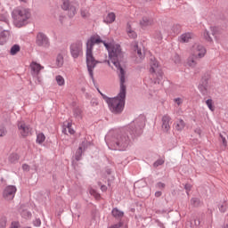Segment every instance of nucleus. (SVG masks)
<instances>
[{"label":"nucleus","mask_w":228,"mask_h":228,"mask_svg":"<svg viewBox=\"0 0 228 228\" xmlns=\"http://www.w3.org/2000/svg\"><path fill=\"white\" fill-rule=\"evenodd\" d=\"M22 170H24V172H29V165L23 164L22 165Z\"/></svg>","instance_id":"nucleus-45"},{"label":"nucleus","mask_w":228,"mask_h":228,"mask_svg":"<svg viewBox=\"0 0 228 228\" xmlns=\"http://www.w3.org/2000/svg\"><path fill=\"white\" fill-rule=\"evenodd\" d=\"M165 163V159H159L153 163L154 168H158V167H161Z\"/></svg>","instance_id":"nucleus-32"},{"label":"nucleus","mask_w":228,"mask_h":228,"mask_svg":"<svg viewBox=\"0 0 228 228\" xmlns=\"http://www.w3.org/2000/svg\"><path fill=\"white\" fill-rule=\"evenodd\" d=\"M203 37L206 40V42H209V44L213 42V38L211 37V36L209 35V31L208 30H204Z\"/></svg>","instance_id":"nucleus-28"},{"label":"nucleus","mask_w":228,"mask_h":228,"mask_svg":"<svg viewBox=\"0 0 228 228\" xmlns=\"http://www.w3.org/2000/svg\"><path fill=\"white\" fill-rule=\"evenodd\" d=\"M223 228H228V224H225Z\"/></svg>","instance_id":"nucleus-58"},{"label":"nucleus","mask_w":228,"mask_h":228,"mask_svg":"<svg viewBox=\"0 0 228 228\" xmlns=\"http://www.w3.org/2000/svg\"><path fill=\"white\" fill-rule=\"evenodd\" d=\"M81 17H83V19H88L90 17V12H88L86 10H82Z\"/></svg>","instance_id":"nucleus-36"},{"label":"nucleus","mask_w":228,"mask_h":228,"mask_svg":"<svg viewBox=\"0 0 228 228\" xmlns=\"http://www.w3.org/2000/svg\"><path fill=\"white\" fill-rule=\"evenodd\" d=\"M184 189L186 190L187 195H189L190 191H191V185L187 183L184 185Z\"/></svg>","instance_id":"nucleus-42"},{"label":"nucleus","mask_w":228,"mask_h":228,"mask_svg":"<svg viewBox=\"0 0 228 228\" xmlns=\"http://www.w3.org/2000/svg\"><path fill=\"white\" fill-rule=\"evenodd\" d=\"M107 63H108L109 67H111V62H110V61H107Z\"/></svg>","instance_id":"nucleus-56"},{"label":"nucleus","mask_w":228,"mask_h":228,"mask_svg":"<svg viewBox=\"0 0 228 228\" xmlns=\"http://www.w3.org/2000/svg\"><path fill=\"white\" fill-rule=\"evenodd\" d=\"M8 38H10L9 30L4 29L0 32V45H4L8 42Z\"/></svg>","instance_id":"nucleus-13"},{"label":"nucleus","mask_w":228,"mask_h":228,"mask_svg":"<svg viewBox=\"0 0 228 228\" xmlns=\"http://www.w3.org/2000/svg\"><path fill=\"white\" fill-rule=\"evenodd\" d=\"M150 72L151 74H153V76L156 75L159 81L163 79V71L161 70V68H159V63H158V61L155 59H151Z\"/></svg>","instance_id":"nucleus-8"},{"label":"nucleus","mask_w":228,"mask_h":228,"mask_svg":"<svg viewBox=\"0 0 228 228\" xmlns=\"http://www.w3.org/2000/svg\"><path fill=\"white\" fill-rule=\"evenodd\" d=\"M154 38L158 40V42H161V40H163V36L161 35V32H156Z\"/></svg>","instance_id":"nucleus-37"},{"label":"nucleus","mask_w":228,"mask_h":228,"mask_svg":"<svg viewBox=\"0 0 228 228\" xmlns=\"http://www.w3.org/2000/svg\"><path fill=\"white\" fill-rule=\"evenodd\" d=\"M195 133L200 136V134H202V130H200V128H196Z\"/></svg>","instance_id":"nucleus-49"},{"label":"nucleus","mask_w":228,"mask_h":228,"mask_svg":"<svg viewBox=\"0 0 228 228\" xmlns=\"http://www.w3.org/2000/svg\"><path fill=\"white\" fill-rule=\"evenodd\" d=\"M55 81L58 86H65V77L61 75L55 76Z\"/></svg>","instance_id":"nucleus-22"},{"label":"nucleus","mask_w":228,"mask_h":228,"mask_svg":"<svg viewBox=\"0 0 228 228\" xmlns=\"http://www.w3.org/2000/svg\"><path fill=\"white\" fill-rule=\"evenodd\" d=\"M6 134V129L4 126H0V136H4Z\"/></svg>","instance_id":"nucleus-43"},{"label":"nucleus","mask_w":228,"mask_h":228,"mask_svg":"<svg viewBox=\"0 0 228 228\" xmlns=\"http://www.w3.org/2000/svg\"><path fill=\"white\" fill-rule=\"evenodd\" d=\"M20 1H21L22 3H26V1H28V0H20Z\"/></svg>","instance_id":"nucleus-59"},{"label":"nucleus","mask_w":228,"mask_h":228,"mask_svg":"<svg viewBox=\"0 0 228 228\" xmlns=\"http://www.w3.org/2000/svg\"><path fill=\"white\" fill-rule=\"evenodd\" d=\"M57 67H63V63H64V61H63V54L61 53H59L56 57V61H55Z\"/></svg>","instance_id":"nucleus-25"},{"label":"nucleus","mask_w":228,"mask_h":228,"mask_svg":"<svg viewBox=\"0 0 228 228\" xmlns=\"http://www.w3.org/2000/svg\"><path fill=\"white\" fill-rule=\"evenodd\" d=\"M34 225H35V227H40V225H42V221L40 220V218H37L34 221Z\"/></svg>","instance_id":"nucleus-40"},{"label":"nucleus","mask_w":228,"mask_h":228,"mask_svg":"<svg viewBox=\"0 0 228 228\" xmlns=\"http://www.w3.org/2000/svg\"><path fill=\"white\" fill-rule=\"evenodd\" d=\"M21 216L23 218H31V212L28 211V210H23L21 212Z\"/></svg>","instance_id":"nucleus-35"},{"label":"nucleus","mask_w":228,"mask_h":228,"mask_svg":"<svg viewBox=\"0 0 228 228\" xmlns=\"http://www.w3.org/2000/svg\"><path fill=\"white\" fill-rule=\"evenodd\" d=\"M116 19L117 16L115 15V12H109L103 20V22H105V24H113Z\"/></svg>","instance_id":"nucleus-17"},{"label":"nucleus","mask_w":228,"mask_h":228,"mask_svg":"<svg viewBox=\"0 0 228 228\" xmlns=\"http://www.w3.org/2000/svg\"><path fill=\"white\" fill-rule=\"evenodd\" d=\"M70 127H72V123L69 122V123L67 124V128H68V129H70Z\"/></svg>","instance_id":"nucleus-55"},{"label":"nucleus","mask_w":228,"mask_h":228,"mask_svg":"<svg viewBox=\"0 0 228 228\" xmlns=\"http://www.w3.org/2000/svg\"><path fill=\"white\" fill-rule=\"evenodd\" d=\"M15 193H17V186L7 185L3 191V197L5 200H13Z\"/></svg>","instance_id":"nucleus-9"},{"label":"nucleus","mask_w":228,"mask_h":228,"mask_svg":"<svg viewBox=\"0 0 228 228\" xmlns=\"http://www.w3.org/2000/svg\"><path fill=\"white\" fill-rule=\"evenodd\" d=\"M206 48L199 44H194L192 46V56L195 58H204L206 56Z\"/></svg>","instance_id":"nucleus-10"},{"label":"nucleus","mask_w":228,"mask_h":228,"mask_svg":"<svg viewBox=\"0 0 228 228\" xmlns=\"http://www.w3.org/2000/svg\"><path fill=\"white\" fill-rule=\"evenodd\" d=\"M18 131L20 136L23 138H26L31 134V127L24 122H19L18 123Z\"/></svg>","instance_id":"nucleus-11"},{"label":"nucleus","mask_w":228,"mask_h":228,"mask_svg":"<svg viewBox=\"0 0 228 228\" xmlns=\"http://www.w3.org/2000/svg\"><path fill=\"white\" fill-rule=\"evenodd\" d=\"M111 214L114 218H122L124 216V212L117 208L112 209Z\"/></svg>","instance_id":"nucleus-21"},{"label":"nucleus","mask_w":228,"mask_h":228,"mask_svg":"<svg viewBox=\"0 0 228 228\" xmlns=\"http://www.w3.org/2000/svg\"><path fill=\"white\" fill-rule=\"evenodd\" d=\"M62 10L68 11L69 17L72 18L77 13V9L79 8V4L77 3L70 4L69 0H62Z\"/></svg>","instance_id":"nucleus-6"},{"label":"nucleus","mask_w":228,"mask_h":228,"mask_svg":"<svg viewBox=\"0 0 228 228\" xmlns=\"http://www.w3.org/2000/svg\"><path fill=\"white\" fill-rule=\"evenodd\" d=\"M143 127H145V116L141 115L121 130L112 129L109 131L105 135L106 145L110 151H126L131 143L127 133L131 138H136L143 133Z\"/></svg>","instance_id":"nucleus-2"},{"label":"nucleus","mask_w":228,"mask_h":228,"mask_svg":"<svg viewBox=\"0 0 228 228\" xmlns=\"http://www.w3.org/2000/svg\"><path fill=\"white\" fill-rule=\"evenodd\" d=\"M219 210L221 211V213H225V211L227 210V204H222L219 205Z\"/></svg>","instance_id":"nucleus-38"},{"label":"nucleus","mask_w":228,"mask_h":228,"mask_svg":"<svg viewBox=\"0 0 228 228\" xmlns=\"http://www.w3.org/2000/svg\"><path fill=\"white\" fill-rule=\"evenodd\" d=\"M95 87H96L97 92H99V94L102 95V97H103V98L106 97V95L104 94H102L101 92V90H99V87H97V86H95Z\"/></svg>","instance_id":"nucleus-51"},{"label":"nucleus","mask_w":228,"mask_h":228,"mask_svg":"<svg viewBox=\"0 0 228 228\" xmlns=\"http://www.w3.org/2000/svg\"><path fill=\"white\" fill-rule=\"evenodd\" d=\"M17 161H19V155L12 153L9 156L10 163H17Z\"/></svg>","instance_id":"nucleus-29"},{"label":"nucleus","mask_w":228,"mask_h":228,"mask_svg":"<svg viewBox=\"0 0 228 228\" xmlns=\"http://www.w3.org/2000/svg\"><path fill=\"white\" fill-rule=\"evenodd\" d=\"M191 204H197V202H199V200L197 198H192L191 200Z\"/></svg>","instance_id":"nucleus-50"},{"label":"nucleus","mask_w":228,"mask_h":228,"mask_svg":"<svg viewBox=\"0 0 228 228\" xmlns=\"http://www.w3.org/2000/svg\"><path fill=\"white\" fill-rule=\"evenodd\" d=\"M101 190L102 191H106L108 190V187H106V185H102Z\"/></svg>","instance_id":"nucleus-53"},{"label":"nucleus","mask_w":228,"mask_h":228,"mask_svg":"<svg viewBox=\"0 0 228 228\" xmlns=\"http://www.w3.org/2000/svg\"><path fill=\"white\" fill-rule=\"evenodd\" d=\"M162 192L161 191H156L155 192V197H161Z\"/></svg>","instance_id":"nucleus-54"},{"label":"nucleus","mask_w":228,"mask_h":228,"mask_svg":"<svg viewBox=\"0 0 228 228\" xmlns=\"http://www.w3.org/2000/svg\"><path fill=\"white\" fill-rule=\"evenodd\" d=\"M73 115L76 117V118H79L81 117V109L76 108L73 110Z\"/></svg>","instance_id":"nucleus-34"},{"label":"nucleus","mask_w":228,"mask_h":228,"mask_svg":"<svg viewBox=\"0 0 228 228\" xmlns=\"http://www.w3.org/2000/svg\"><path fill=\"white\" fill-rule=\"evenodd\" d=\"M141 26L145 27L151 24V20L147 17H143L140 21Z\"/></svg>","instance_id":"nucleus-33"},{"label":"nucleus","mask_w":228,"mask_h":228,"mask_svg":"<svg viewBox=\"0 0 228 228\" xmlns=\"http://www.w3.org/2000/svg\"><path fill=\"white\" fill-rule=\"evenodd\" d=\"M86 147H88V141L82 142V143L79 145V147L77 150L76 154H75V159L77 161H81L83 152H85V151H86Z\"/></svg>","instance_id":"nucleus-12"},{"label":"nucleus","mask_w":228,"mask_h":228,"mask_svg":"<svg viewBox=\"0 0 228 228\" xmlns=\"http://www.w3.org/2000/svg\"><path fill=\"white\" fill-rule=\"evenodd\" d=\"M170 116L165 115L162 117V129L165 131H169L170 130Z\"/></svg>","instance_id":"nucleus-15"},{"label":"nucleus","mask_w":228,"mask_h":228,"mask_svg":"<svg viewBox=\"0 0 228 228\" xmlns=\"http://www.w3.org/2000/svg\"><path fill=\"white\" fill-rule=\"evenodd\" d=\"M36 142L38 145H42V143L45 142V134H44V133L37 134Z\"/></svg>","instance_id":"nucleus-23"},{"label":"nucleus","mask_w":228,"mask_h":228,"mask_svg":"<svg viewBox=\"0 0 228 228\" xmlns=\"http://www.w3.org/2000/svg\"><path fill=\"white\" fill-rule=\"evenodd\" d=\"M126 34L129 37V38H136L138 35L133 28H131V23L126 24Z\"/></svg>","instance_id":"nucleus-19"},{"label":"nucleus","mask_w":228,"mask_h":228,"mask_svg":"<svg viewBox=\"0 0 228 228\" xmlns=\"http://www.w3.org/2000/svg\"><path fill=\"white\" fill-rule=\"evenodd\" d=\"M198 88L202 95H208V80H205L200 84Z\"/></svg>","instance_id":"nucleus-18"},{"label":"nucleus","mask_w":228,"mask_h":228,"mask_svg":"<svg viewBox=\"0 0 228 228\" xmlns=\"http://www.w3.org/2000/svg\"><path fill=\"white\" fill-rule=\"evenodd\" d=\"M134 47L137 51V55L139 56L140 60H143L145 58V53L142 51V49L138 48V45H135Z\"/></svg>","instance_id":"nucleus-30"},{"label":"nucleus","mask_w":228,"mask_h":228,"mask_svg":"<svg viewBox=\"0 0 228 228\" xmlns=\"http://www.w3.org/2000/svg\"><path fill=\"white\" fill-rule=\"evenodd\" d=\"M42 69H44V66L40 65V63L36 61L30 63V72L36 85H42V77H40V70Z\"/></svg>","instance_id":"nucleus-4"},{"label":"nucleus","mask_w":228,"mask_h":228,"mask_svg":"<svg viewBox=\"0 0 228 228\" xmlns=\"http://www.w3.org/2000/svg\"><path fill=\"white\" fill-rule=\"evenodd\" d=\"M11 228H19V223L18 222L12 223Z\"/></svg>","instance_id":"nucleus-48"},{"label":"nucleus","mask_w":228,"mask_h":228,"mask_svg":"<svg viewBox=\"0 0 228 228\" xmlns=\"http://www.w3.org/2000/svg\"><path fill=\"white\" fill-rule=\"evenodd\" d=\"M12 17L14 26H16V28H22V26H26L29 19H31V12L29 9L18 7L12 11Z\"/></svg>","instance_id":"nucleus-3"},{"label":"nucleus","mask_w":228,"mask_h":228,"mask_svg":"<svg viewBox=\"0 0 228 228\" xmlns=\"http://www.w3.org/2000/svg\"><path fill=\"white\" fill-rule=\"evenodd\" d=\"M69 51L72 58L75 60L83 56V41L77 40L72 43L69 46Z\"/></svg>","instance_id":"nucleus-5"},{"label":"nucleus","mask_w":228,"mask_h":228,"mask_svg":"<svg viewBox=\"0 0 228 228\" xmlns=\"http://www.w3.org/2000/svg\"><path fill=\"white\" fill-rule=\"evenodd\" d=\"M174 101L176 102L177 106H181V104H183L182 98H175Z\"/></svg>","instance_id":"nucleus-44"},{"label":"nucleus","mask_w":228,"mask_h":228,"mask_svg":"<svg viewBox=\"0 0 228 228\" xmlns=\"http://www.w3.org/2000/svg\"><path fill=\"white\" fill-rule=\"evenodd\" d=\"M36 44L38 47H45L48 49L51 46V42L49 41V37L42 32L37 33L36 37Z\"/></svg>","instance_id":"nucleus-7"},{"label":"nucleus","mask_w":228,"mask_h":228,"mask_svg":"<svg viewBox=\"0 0 228 228\" xmlns=\"http://www.w3.org/2000/svg\"><path fill=\"white\" fill-rule=\"evenodd\" d=\"M220 138L222 140L224 147H227V140L225 139V137H224V135H222V134H220Z\"/></svg>","instance_id":"nucleus-41"},{"label":"nucleus","mask_w":228,"mask_h":228,"mask_svg":"<svg viewBox=\"0 0 228 228\" xmlns=\"http://www.w3.org/2000/svg\"><path fill=\"white\" fill-rule=\"evenodd\" d=\"M186 125L184 124V121L183 119H179L177 122H176V125H175V129L177 131H183V129H184V126Z\"/></svg>","instance_id":"nucleus-26"},{"label":"nucleus","mask_w":228,"mask_h":228,"mask_svg":"<svg viewBox=\"0 0 228 228\" xmlns=\"http://www.w3.org/2000/svg\"><path fill=\"white\" fill-rule=\"evenodd\" d=\"M95 44H103L105 49L108 51L109 58L113 63L114 67L117 69L120 79V90L117 96L114 98H110L108 96H103V99L108 104V107L111 113L114 115H118L124 111V107L126 106V71L122 68V63H124V53L122 52V47L120 45L115 42L107 43L101 39V36L94 35L86 42V65L89 76L95 86V78H94V69L97 66L99 61L94 58V45Z\"/></svg>","instance_id":"nucleus-1"},{"label":"nucleus","mask_w":228,"mask_h":228,"mask_svg":"<svg viewBox=\"0 0 228 228\" xmlns=\"http://www.w3.org/2000/svg\"><path fill=\"white\" fill-rule=\"evenodd\" d=\"M6 227V217H2L0 219V228Z\"/></svg>","instance_id":"nucleus-39"},{"label":"nucleus","mask_w":228,"mask_h":228,"mask_svg":"<svg viewBox=\"0 0 228 228\" xmlns=\"http://www.w3.org/2000/svg\"><path fill=\"white\" fill-rule=\"evenodd\" d=\"M197 57H195L193 54L188 57L186 61V65L188 67H191V69H195L197 67Z\"/></svg>","instance_id":"nucleus-16"},{"label":"nucleus","mask_w":228,"mask_h":228,"mask_svg":"<svg viewBox=\"0 0 228 228\" xmlns=\"http://www.w3.org/2000/svg\"><path fill=\"white\" fill-rule=\"evenodd\" d=\"M90 194L96 198L99 197V194H97V191H95L94 189L90 190Z\"/></svg>","instance_id":"nucleus-47"},{"label":"nucleus","mask_w":228,"mask_h":228,"mask_svg":"<svg viewBox=\"0 0 228 228\" xmlns=\"http://www.w3.org/2000/svg\"><path fill=\"white\" fill-rule=\"evenodd\" d=\"M68 131H69V134H74V133H75V131L72 127L68 128Z\"/></svg>","instance_id":"nucleus-52"},{"label":"nucleus","mask_w":228,"mask_h":228,"mask_svg":"<svg viewBox=\"0 0 228 228\" xmlns=\"http://www.w3.org/2000/svg\"><path fill=\"white\" fill-rule=\"evenodd\" d=\"M0 22H4L7 26L10 24V15L8 12L0 13Z\"/></svg>","instance_id":"nucleus-20"},{"label":"nucleus","mask_w":228,"mask_h":228,"mask_svg":"<svg viewBox=\"0 0 228 228\" xmlns=\"http://www.w3.org/2000/svg\"><path fill=\"white\" fill-rule=\"evenodd\" d=\"M211 31H212V35L215 37L216 38V42H217V44H220V39H218V37L216 36V32L218 31V28L216 27H211L210 28Z\"/></svg>","instance_id":"nucleus-31"},{"label":"nucleus","mask_w":228,"mask_h":228,"mask_svg":"<svg viewBox=\"0 0 228 228\" xmlns=\"http://www.w3.org/2000/svg\"><path fill=\"white\" fill-rule=\"evenodd\" d=\"M20 45H13L11 47L10 54H11V56H15V54H17V53H20Z\"/></svg>","instance_id":"nucleus-24"},{"label":"nucleus","mask_w":228,"mask_h":228,"mask_svg":"<svg viewBox=\"0 0 228 228\" xmlns=\"http://www.w3.org/2000/svg\"><path fill=\"white\" fill-rule=\"evenodd\" d=\"M205 103L207 104V106H208V110H210V111H215V102H213V99H208L206 102H205Z\"/></svg>","instance_id":"nucleus-27"},{"label":"nucleus","mask_w":228,"mask_h":228,"mask_svg":"<svg viewBox=\"0 0 228 228\" xmlns=\"http://www.w3.org/2000/svg\"><path fill=\"white\" fill-rule=\"evenodd\" d=\"M144 3H149V2H151V1H152V0H142Z\"/></svg>","instance_id":"nucleus-57"},{"label":"nucleus","mask_w":228,"mask_h":228,"mask_svg":"<svg viewBox=\"0 0 228 228\" xmlns=\"http://www.w3.org/2000/svg\"><path fill=\"white\" fill-rule=\"evenodd\" d=\"M157 188H159V190H163V188H165V183H161V182H159L157 184H156Z\"/></svg>","instance_id":"nucleus-46"},{"label":"nucleus","mask_w":228,"mask_h":228,"mask_svg":"<svg viewBox=\"0 0 228 228\" xmlns=\"http://www.w3.org/2000/svg\"><path fill=\"white\" fill-rule=\"evenodd\" d=\"M191 38H193V34H191L190 32H186V33L182 34L178 37V40L182 44H186V43L190 42V40H191Z\"/></svg>","instance_id":"nucleus-14"}]
</instances>
